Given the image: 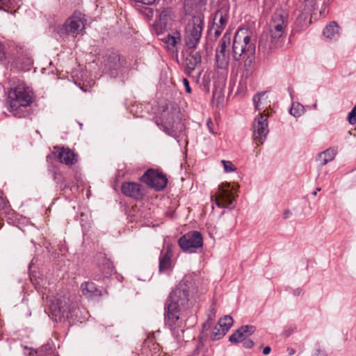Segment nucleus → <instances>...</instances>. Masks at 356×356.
<instances>
[{"instance_id": "f257e3e1", "label": "nucleus", "mask_w": 356, "mask_h": 356, "mask_svg": "<svg viewBox=\"0 0 356 356\" xmlns=\"http://www.w3.org/2000/svg\"><path fill=\"white\" fill-rule=\"evenodd\" d=\"M191 284L181 280L173 289L165 302L164 321L165 325L170 330L172 334L179 337L184 332V321L180 313L187 310L191 305L190 300Z\"/></svg>"}, {"instance_id": "f03ea898", "label": "nucleus", "mask_w": 356, "mask_h": 356, "mask_svg": "<svg viewBox=\"0 0 356 356\" xmlns=\"http://www.w3.org/2000/svg\"><path fill=\"white\" fill-rule=\"evenodd\" d=\"M289 24L288 15L283 10H277L272 15L268 30L264 31L259 40V48L272 49L281 41Z\"/></svg>"}, {"instance_id": "7ed1b4c3", "label": "nucleus", "mask_w": 356, "mask_h": 356, "mask_svg": "<svg viewBox=\"0 0 356 356\" xmlns=\"http://www.w3.org/2000/svg\"><path fill=\"white\" fill-rule=\"evenodd\" d=\"M33 98V90L24 82L18 81L8 91L6 102L8 110L17 118H25L29 115L26 108L32 104Z\"/></svg>"}, {"instance_id": "20e7f679", "label": "nucleus", "mask_w": 356, "mask_h": 356, "mask_svg": "<svg viewBox=\"0 0 356 356\" xmlns=\"http://www.w3.org/2000/svg\"><path fill=\"white\" fill-rule=\"evenodd\" d=\"M156 123L166 134L175 138L181 136L185 130V125L180 118L179 108L173 103L165 105L161 113V122L157 120Z\"/></svg>"}, {"instance_id": "39448f33", "label": "nucleus", "mask_w": 356, "mask_h": 356, "mask_svg": "<svg viewBox=\"0 0 356 356\" xmlns=\"http://www.w3.org/2000/svg\"><path fill=\"white\" fill-rule=\"evenodd\" d=\"M255 44L252 33L247 29H239L235 33L232 44V57L236 61L255 55Z\"/></svg>"}, {"instance_id": "423d86ee", "label": "nucleus", "mask_w": 356, "mask_h": 356, "mask_svg": "<svg viewBox=\"0 0 356 356\" xmlns=\"http://www.w3.org/2000/svg\"><path fill=\"white\" fill-rule=\"evenodd\" d=\"M204 26L202 15L193 16L187 23L184 33V42L189 49H195L200 41Z\"/></svg>"}, {"instance_id": "0eeeda50", "label": "nucleus", "mask_w": 356, "mask_h": 356, "mask_svg": "<svg viewBox=\"0 0 356 356\" xmlns=\"http://www.w3.org/2000/svg\"><path fill=\"white\" fill-rule=\"evenodd\" d=\"M125 66L126 60L116 51L108 50L104 57L103 71L111 76H118Z\"/></svg>"}, {"instance_id": "6e6552de", "label": "nucleus", "mask_w": 356, "mask_h": 356, "mask_svg": "<svg viewBox=\"0 0 356 356\" xmlns=\"http://www.w3.org/2000/svg\"><path fill=\"white\" fill-rule=\"evenodd\" d=\"M234 188L229 184H222L218 186L215 195V203L220 208L234 209L236 206V197Z\"/></svg>"}, {"instance_id": "1a4fd4ad", "label": "nucleus", "mask_w": 356, "mask_h": 356, "mask_svg": "<svg viewBox=\"0 0 356 356\" xmlns=\"http://www.w3.org/2000/svg\"><path fill=\"white\" fill-rule=\"evenodd\" d=\"M231 42V34L226 33L221 38L216 50V63L218 69L224 70L228 67L230 53L228 49Z\"/></svg>"}, {"instance_id": "9d476101", "label": "nucleus", "mask_w": 356, "mask_h": 356, "mask_svg": "<svg viewBox=\"0 0 356 356\" xmlns=\"http://www.w3.org/2000/svg\"><path fill=\"white\" fill-rule=\"evenodd\" d=\"M140 180L156 191L163 190L168 183L166 176L161 172L148 169L141 177Z\"/></svg>"}, {"instance_id": "9b49d317", "label": "nucleus", "mask_w": 356, "mask_h": 356, "mask_svg": "<svg viewBox=\"0 0 356 356\" xmlns=\"http://www.w3.org/2000/svg\"><path fill=\"white\" fill-rule=\"evenodd\" d=\"M178 243L183 251L195 252L197 248L202 247L203 238L200 232L193 231L182 236Z\"/></svg>"}, {"instance_id": "f8f14e48", "label": "nucleus", "mask_w": 356, "mask_h": 356, "mask_svg": "<svg viewBox=\"0 0 356 356\" xmlns=\"http://www.w3.org/2000/svg\"><path fill=\"white\" fill-rule=\"evenodd\" d=\"M268 115L259 113L252 124L253 139L257 144H263L269 133Z\"/></svg>"}, {"instance_id": "ddd939ff", "label": "nucleus", "mask_w": 356, "mask_h": 356, "mask_svg": "<svg viewBox=\"0 0 356 356\" xmlns=\"http://www.w3.org/2000/svg\"><path fill=\"white\" fill-rule=\"evenodd\" d=\"M85 29L84 19L81 14L74 13L69 17L59 30L60 34H79Z\"/></svg>"}, {"instance_id": "4468645a", "label": "nucleus", "mask_w": 356, "mask_h": 356, "mask_svg": "<svg viewBox=\"0 0 356 356\" xmlns=\"http://www.w3.org/2000/svg\"><path fill=\"white\" fill-rule=\"evenodd\" d=\"M312 22V0H304L300 6L298 15L295 22L296 27L301 31Z\"/></svg>"}, {"instance_id": "2eb2a0df", "label": "nucleus", "mask_w": 356, "mask_h": 356, "mask_svg": "<svg viewBox=\"0 0 356 356\" xmlns=\"http://www.w3.org/2000/svg\"><path fill=\"white\" fill-rule=\"evenodd\" d=\"M122 193L136 200H140L145 195V188L139 183L133 181H125L121 186Z\"/></svg>"}, {"instance_id": "dca6fc26", "label": "nucleus", "mask_w": 356, "mask_h": 356, "mask_svg": "<svg viewBox=\"0 0 356 356\" xmlns=\"http://www.w3.org/2000/svg\"><path fill=\"white\" fill-rule=\"evenodd\" d=\"M229 19V11L227 8H220L216 11L213 17V24L211 31H214L216 37H218L225 28Z\"/></svg>"}, {"instance_id": "f3484780", "label": "nucleus", "mask_w": 356, "mask_h": 356, "mask_svg": "<svg viewBox=\"0 0 356 356\" xmlns=\"http://www.w3.org/2000/svg\"><path fill=\"white\" fill-rule=\"evenodd\" d=\"M54 149H56L57 158L60 163L68 166L77 163L78 155L69 147L56 146Z\"/></svg>"}, {"instance_id": "a211bd4d", "label": "nucleus", "mask_w": 356, "mask_h": 356, "mask_svg": "<svg viewBox=\"0 0 356 356\" xmlns=\"http://www.w3.org/2000/svg\"><path fill=\"white\" fill-rule=\"evenodd\" d=\"M256 330L253 325H242L229 337V341L232 343L243 342L250 337Z\"/></svg>"}, {"instance_id": "6ab92c4d", "label": "nucleus", "mask_w": 356, "mask_h": 356, "mask_svg": "<svg viewBox=\"0 0 356 356\" xmlns=\"http://www.w3.org/2000/svg\"><path fill=\"white\" fill-rule=\"evenodd\" d=\"M156 12L159 13V19L155 22V28L158 32L162 33L166 29L168 24L172 20L174 16L173 12L172 10L169 8H164L161 12L157 10Z\"/></svg>"}, {"instance_id": "aec40b11", "label": "nucleus", "mask_w": 356, "mask_h": 356, "mask_svg": "<svg viewBox=\"0 0 356 356\" xmlns=\"http://www.w3.org/2000/svg\"><path fill=\"white\" fill-rule=\"evenodd\" d=\"M202 56L200 51H195L191 49L185 60L186 72L191 75V73L199 67L201 66Z\"/></svg>"}, {"instance_id": "412c9836", "label": "nucleus", "mask_w": 356, "mask_h": 356, "mask_svg": "<svg viewBox=\"0 0 356 356\" xmlns=\"http://www.w3.org/2000/svg\"><path fill=\"white\" fill-rule=\"evenodd\" d=\"M82 294L88 298L95 296H102L104 293H107L106 291L97 288L95 284L92 282H86L81 285Z\"/></svg>"}, {"instance_id": "4be33fe9", "label": "nucleus", "mask_w": 356, "mask_h": 356, "mask_svg": "<svg viewBox=\"0 0 356 356\" xmlns=\"http://www.w3.org/2000/svg\"><path fill=\"white\" fill-rule=\"evenodd\" d=\"M100 257L103 259L102 263L99 266L102 275H95L94 279L96 280H101L102 279L107 278L114 272V266L111 261L102 254H100Z\"/></svg>"}, {"instance_id": "5701e85b", "label": "nucleus", "mask_w": 356, "mask_h": 356, "mask_svg": "<svg viewBox=\"0 0 356 356\" xmlns=\"http://www.w3.org/2000/svg\"><path fill=\"white\" fill-rule=\"evenodd\" d=\"M340 27L335 21L330 22L323 29V36L330 40L336 41L340 36L339 33Z\"/></svg>"}, {"instance_id": "b1692460", "label": "nucleus", "mask_w": 356, "mask_h": 356, "mask_svg": "<svg viewBox=\"0 0 356 356\" xmlns=\"http://www.w3.org/2000/svg\"><path fill=\"white\" fill-rule=\"evenodd\" d=\"M337 153V147H331L325 149V151L319 153L316 158V161L319 165H325L328 162L332 161Z\"/></svg>"}, {"instance_id": "393cba45", "label": "nucleus", "mask_w": 356, "mask_h": 356, "mask_svg": "<svg viewBox=\"0 0 356 356\" xmlns=\"http://www.w3.org/2000/svg\"><path fill=\"white\" fill-rule=\"evenodd\" d=\"M254 55L243 58V65L241 68V77L243 79H248L250 77L254 71Z\"/></svg>"}, {"instance_id": "a878e982", "label": "nucleus", "mask_w": 356, "mask_h": 356, "mask_svg": "<svg viewBox=\"0 0 356 356\" xmlns=\"http://www.w3.org/2000/svg\"><path fill=\"white\" fill-rule=\"evenodd\" d=\"M171 256L172 252L169 247L167 248L165 252L163 253L161 252L159 257V272H165L171 268Z\"/></svg>"}, {"instance_id": "bb28decb", "label": "nucleus", "mask_w": 356, "mask_h": 356, "mask_svg": "<svg viewBox=\"0 0 356 356\" xmlns=\"http://www.w3.org/2000/svg\"><path fill=\"white\" fill-rule=\"evenodd\" d=\"M21 0H0V9L14 13L21 6Z\"/></svg>"}, {"instance_id": "cd10ccee", "label": "nucleus", "mask_w": 356, "mask_h": 356, "mask_svg": "<svg viewBox=\"0 0 356 356\" xmlns=\"http://www.w3.org/2000/svg\"><path fill=\"white\" fill-rule=\"evenodd\" d=\"M160 352H161V350H160L159 343L147 341L145 342L142 355L143 356H155Z\"/></svg>"}, {"instance_id": "c85d7f7f", "label": "nucleus", "mask_w": 356, "mask_h": 356, "mask_svg": "<svg viewBox=\"0 0 356 356\" xmlns=\"http://www.w3.org/2000/svg\"><path fill=\"white\" fill-rule=\"evenodd\" d=\"M207 0H185L184 8L186 12L200 11L206 5Z\"/></svg>"}, {"instance_id": "c756f323", "label": "nucleus", "mask_w": 356, "mask_h": 356, "mask_svg": "<svg viewBox=\"0 0 356 356\" xmlns=\"http://www.w3.org/2000/svg\"><path fill=\"white\" fill-rule=\"evenodd\" d=\"M63 300H67L65 298H55L51 305V309L52 312L57 315L58 314H63L67 311L66 302H63Z\"/></svg>"}, {"instance_id": "7c9ffc66", "label": "nucleus", "mask_w": 356, "mask_h": 356, "mask_svg": "<svg viewBox=\"0 0 356 356\" xmlns=\"http://www.w3.org/2000/svg\"><path fill=\"white\" fill-rule=\"evenodd\" d=\"M33 64V59L28 56H22L17 60V65L22 70H29Z\"/></svg>"}, {"instance_id": "2f4dec72", "label": "nucleus", "mask_w": 356, "mask_h": 356, "mask_svg": "<svg viewBox=\"0 0 356 356\" xmlns=\"http://www.w3.org/2000/svg\"><path fill=\"white\" fill-rule=\"evenodd\" d=\"M164 41L168 47H175L181 42V34L178 31H175L172 35L168 34Z\"/></svg>"}, {"instance_id": "473e14b6", "label": "nucleus", "mask_w": 356, "mask_h": 356, "mask_svg": "<svg viewBox=\"0 0 356 356\" xmlns=\"http://www.w3.org/2000/svg\"><path fill=\"white\" fill-rule=\"evenodd\" d=\"M234 323L232 318L229 316H225L218 321V325L226 332L231 328Z\"/></svg>"}, {"instance_id": "72a5a7b5", "label": "nucleus", "mask_w": 356, "mask_h": 356, "mask_svg": "<svg viewBox=\"0 0 356 356\" xmlns=\"http://www.w3.org/2000/svg\"><path fill=\"white\" fill-rule=\"evenodd\" d=\"M304 106L299 103H293L289 113L291 115L298 118L304 113Z\"/></svg>"}, {"instance_id": "f704fd0d", "label": "nucleus", "mask_w": 356, "mask_h": 356, "mask_svg": "<svg viewBox=\"0 0 356 356\" xmlns=\"http://www.w3.org/2000/svg\"><path fill=\"white\" fill-rule=\"evenodd\" d=\"M266 92H261L257 93L252 99L254 106L255 110L260 111L261 110V104L262 103V100H264V97L266 95Z\"/></svg>"}, {"instance_id": "c9c22d12", "label": "nucleus", "mask_w": 356, "mask_h": 356, "mask_svg": "<svg viewBox=\"0 0 356 356\" xmlns=\"http://www.w3.org/2000/svg\"><path fill=\"white\" fill-rule=\"evenodd\" d=\"M136 9L148 19H152L154 16V12L152 8L138 5L136 6Z\"/></svg>"}, {"instance_id": "e433bc0d", "label": "nucleus", "mask_w": 356, "mask_h": 356, "mask_svg": "<svg viewBox=\"0 0 356 356\" xmlns=\"http://www.w3.org/2000/svg\"><path fill=\"white\" fill-rule=\"evenodd\" d=\"M226 334V332L220 328V327L216 326L211 334V339L213 341L219 340L222 338Z\"/></svg>"}, {"instance_id": "4c0bfd02", "label": "nucleus", "mask_w": 356, "mask_h": 356, "mask_svg": "<svg viewBox=\"0 0 356 356\" xmlns=\"http://www.w3.org/2000/svg\"><path fill=\"white\" fill-rule=\"evenodd\" d=\"M221 163L223 165L224 170L225 172H232L236 170V168L233 163L229 161L222 160Z\"/></svg>"}, {"instance_id": "58836bf2", "label": "nucleus", "mask_w": 356, "mask_h": 356, "mask_svg": "<svg viewBox=\"0 0 356 356\" xmlns=\"http://www.w3.org/2000/svg\"><path fill=\"white\" fill-rule=\"evenodd\" d=\"M313 356H327L324 349L321 348L319 343L315 345L314 349L313 350Z\"/></svg>"}, {"instance_id": "ea45409f", "label": "nucleus", "mask_w": 356, "mask_h": 356, "mask_svg": "<svg viewBox=\"0 0 356 356\" xmlns=\"http://www.w3.org/2000/svg\"><path fill=\"white\" fill-rule=\"evenodd\" d=\"M348 122L353 125L356 124V104L348 115Z\"/></svg>"}, {"instance_id": "a19ab883", "label": "nucleus", "mask_w": 356, "mask_h": 356, "mask_svg": "<svg viewBox=\"0 0 356 356\" xmlns=\"http://www.w3.org/2000/svg\"><path fill=\"white\" fill-rule=\"evenodd\" d=\"M214 317H215V314H211L208 315V319H207V322H205L202 324V327L204 330H208L211 327V325L213 323V321L214 319Z\"/></svg>"}, {"instance_id": "79ce46f5", "label": "nucleus", "mask_w": 356, "mask_h": 356, "mask_svg": "<svg viewBox=\"0 0 356 356\" xmlns=\"http://www.w3.org/2000/svg\"><path fill=\"white\" fill-rule=\"evenodd\" d=\"M7 58L6 53L4 49V47L0 42V62L2 63L6 60Z\"/></svg>"}, {"instance_id": "37998d69", "label": "nucleus", "mask_w": 356, "mask_h": 356, "mask_svg": "<svg viewBox=\"0 0 356 356\" xmlns=\"http://www.w3.org/2000/svg\"><path fill=\"white\" fill-rule=\"evenodd\" d=\"M254 342L249 337L243 341V346L245 348H252L254 346Z\"/></svg>"}, {"instance_id": "c03bdc74", "label": "nucleus", "mask_w": 356, "mask_h": 356, "mask_svg": "<svg viewBox=\"0 0 356 356\" xmlns=\"http://www.w3.org/2000/svg\"><path fill=\"white\" fill-rule=\"evenodd\" d=\"M207 126L210 131L213 135H216V133L214 131V123L212 122L211 118H209L207 122Z\"/></svg>"}, {"instance_id": "a18cd8bd", "label": "nucleus", "mask_w": 356, "mask_h": 356, "mask_svg": "<svg viewBox=\"0 0 356 356\" xmlns=\"http://www.w3.org/2000/svg\"><path fill=\"white\" fill-rule=\"evenodd\" d=\"M183 84L185 87L186 92L188 94H191L192 90L189 85V81L187 80V79H183Z\"/></svg>"}, {"instance_id": "49530a36", "label": "nucleus", "mask_w": 356, "mask_h": 356, "mask_svg": "<svg viewBox=\"0 0 356 356\" xmlns=\"http://www.w3.org/2000/svg\"><path fill=\"white\" fill-rule=\"evenodd\" d=\"M135 2L141 3L144 5H152L156 0H134Z\"/></svg>"}, {"instance_id": "de8ad7c7", "label": "nucleus", "mask_w": 356, "mask_h": 356, "mask_svg": "<svg viewBox=\"0 0 356 356\" xmlns=\"http://www.w3.org/2000/svg\"><path fill=\"white\" fill-rule=\"evenodd\" d=\"M204 86L207 90H209V79L204 75L203 76Z\"/></svg>"}, {"instance_id": "09e8293b", "label": "nucleus", "mask_w": 356, "mask_h": 356, "mask_svg": "<svg viewBox=\"0 0 356 356\" xmlns=\"http://www.w3.org/2000/svg\"><path fill=\"white\" fill-rule=\"evenodd\" d=\"M271 351V348L270 346H266L263 349V353L264 355H268Z\"/></svg>"}, {"instance_id": "8fccbe9b", "label": "nucleus", "mask_w": 356, "mask_h": 356, "mask_svg": "<svg viewBox=\"0 0 356 356\" xmlns=\"http://www.w3.org/2000/svg\"><path fill=\"white\" fill-rule=\"evenodd\" d=\"M293 293L294 296H300L302 293V289L300 288H298L296 289H294L293 291Z\"/></svg>"}, {"instance_id": "3c124183", "label": "nucleus", "mask_w": 356, "mask_h": 356, "mask_svg": "<svg viewBox=\"0 0 356 356\" xmlns=\"http://www.w3.org/2000/svg\"><path fill=\"white\" fill-rule=\"evenodd\" d=\"M290 215H291L290 211L286 210L283 213V218H285V219H287V218H289L290 217Z\"/></svg>"}, {"instance_id": "603ef678", "label": "nucleus", "mask_w": 356, "mask_h": 356, "mask_svg": "<svg viewBox=\"0 0 356 356\" xmlns=\"http://www.w3.org/2000/svg\"><path fill=\"white\" fill-rule=\"evenodd\" d=\"M0 205L1 206L2 208H3L6 206V202L2 198H0Z\"/></svg>"}, {"instance_id": "864d4df0", "label": "nucleus", "mask_w": 356, "mask_h": 356, "mask_svg": "<svg viewBox=\"0 0 356 356\" xmlns=\"http://www.w3.org/2000/svg\"><path fill=\"white\" fill-rule=\"evenodd\" d=\"M289 353L290 355H293L295 353V350L293 349H289Z\"/></svg>"}, {"instance_id": "5fc2aeb1", "label": "nucleus", "mask_w": 356, "mask_h": 356, "mask_svg": "<svg viewBox=\"0 0 356 356\" xmlns=\"http://www.w3.org/2000/svg\"><path fill=\"white\" fill-rule=\"evenodd\" d=\"M321 191V188H316V191H314V192H313V195H316V193H317V191Z\"/></svg>"}, {"instance_id": "6e6d98bb", "label": "nucleus", "mask_w": 356, "mask_h": 356, "mask_svg": "<svg viewBox=\"0 0 356 356\" xmlns=\"http://www.w3.org/2000/svg\"><path fill=\"white\" fill-rule=\"evenodd\" d=\"M316 104H313V108H316Z\"/></svg>"}]
</instances>
